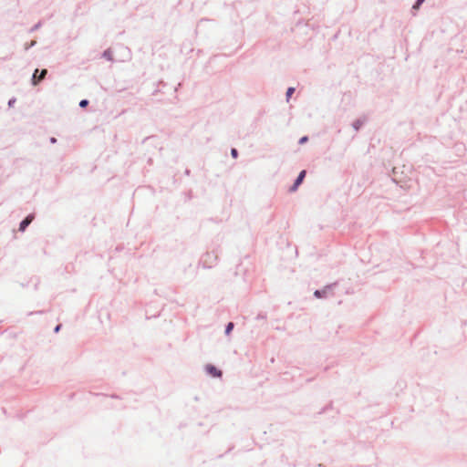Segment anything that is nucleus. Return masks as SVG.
Segmentation results:
<instances>
[{
    "label": "nucleus",
    "instance_id": "f257e3e1",
    "mask_svg": "<svg viewBox=\"0 0 467 467\" xmlns=\"http://www.w3.org/2000/svg\"><path fill=\"white\" fill-rule=\"evenodd\" d=\"M337 285V283L330 284L323 287L322 289H317L314 292V296L317 298H327L333 295V289Z\"/></svg>",
    "mask_w": 467,
    "mask_h": 467
},
{
    "label": "nucleus",
    "instance_id": "7ed1b4c3",
    "mask_svg": "<svg viewBox=\"0 0 467 467\" xmlns=\"http://www.w3.org/2000/svg\"><path fill=\"white\" fill-rule=\"evenodd\" d=\"M205 371L213 378H221L223 375V372L212 364H208L205 366Z\"/></svg>",
    "mask_w": 467,
    "mask_h": 467
},
{
    "label": "nucleus",
    "instance_id": "0eeeda50",
    "mask_svg": "<svg viewBox=\"0 0 467 467\" xmlns=\"http://www.w3.org/2000/svg\"><path fill=\"white\" fill-rule=\"evenodd\" d=\"M102 57L104 58H106L107 60H109V61H113L112 52H111V50L109 48L106 49L102 53Z\"/></svg>",
    "mask_w": 467,
    "mask_h": 467
},
{
    "label": "nucleus",
    "instance_id": "f03ea898",
    "mask_svg": "<svg viewBox=\"0 0 467 467\" xmlns=\"http://www.w3.org/2000/svg\"><path fill=\"white\" fill-rule=\"evenodd\" d=\"M38 72H39V70L36 68V69L34 71V73H33L32 79H31V82H32V85H33V86H36V85H38V83H39L40 81H42V80L46 78V76H47V69H42V70L40 71L39 76H37V73H38Z\"/></svg>",
    "mask_w": 467,
    "mask_h": 467
},
{
    "label": "nucleus",
    "instance_id": "20e7f679",
    "mask_svg": "<svg viewBox=\"0 0 467 467\" xmlns=\"http://www.w3.org/2000/svg\"><path fill=\"white\" fill-rule=\"evenodd\" d=\"M305 176H306V171H301L299 172L297 178L295 180L293 185L290 188L291 192H294L298 188V186L302 183Z\"/></svg>",
    "mask_w": 467,
    "mask_h": 467
},
{
    "label": "nucleus",
    "instance_id": "f3484780",
    "mask_svg": "<svg viewBox=\"0 0 467 467\" xmlns=\"http://www.w3.org/2000/svg\"><path fill=\"white\" fill-rule=\"evenodd\" d=\"M60 327H61V325H57V326L55 327L54 331H55L56 333H57V332L60 330Z\"/></svg>",
    "mask_w": 467,
    "mask_h": 467
},
{
    "label": "nucleus",
    "instance_id": "dca6fc26",
    "mask_svg": "<svg viewBox=\"0 0 467 467\" xmlns=\"http://www.w3.org/2000/svg\"><path fill=\"white\" fill-rule=\"evenodd\" d=\"M16 98H12V99H10L8 100V103H7V104H8V107H9V108H12V107L14 106V104L16 103Z\"/></svg>",
    "mask_w": 467,
    "mask_h": 467
},
{
    "label": "nucleus",
    "instance_id": "a211bd4d",
    "mask_svg": "<svg viewBox=\"0 0 467 467\" xmlns=\"http://www.w3.org/2000/svg\"><path fill=\"white\" fill-rule=\"evenodd\" d=\"M50 142H51V143H56V142H57V139H56V138H54V137H52V138L50 139Z\"/></svg>",
    "mask_w": 467,
    "mask_h": 467
},
{
    "label": "nucleus",
    "instance_id": "39448f33",
    "mask_svg": "<svg viewBox=\"0 0 467 467\" xmlns=\"http://www.w3.org/2000/svg\"><path fill=\"white\" fill-rule=\"evenodd\" d=\"M33 220L32 215L26 216L25 219H23L19 223V231L24 232L27 226L31 223Z\"/></svg>",
    "mask_w": 467,
    "mask_h": 467
},
{
    "label": "nucleus",
    "instance_id": "1a4fd4ad",
    "mask_svg": "<svg viewBox=\"0 0 467 467\" xmlns=\"http://www.w3.org/2000/svg\"><path fill=\"white\" fill-rule=\"evenodd\" d=\"M295 92V88L293 87H290L287 88L286 90V93H285V96H286V99L288 100V99L292 96V94Z\"/></svg>",
    "mask_w": 467,
    "mask_h": 467
},
{
    "label": "nucleus",
    "instance_id": "2eb2a0df",
    "mask_svg": "<svg viewBox=\"0 0 467 467\" xmlns=\"http://www.w3.org/2000/svg\"><path fill=\"white\" fill-rule=\"evenodd\" d=\"M41 26V22H38L37 24H36L31 29H30V32H34L36 30H37L38 28H40Z\"/></svg>",
    "mask_w": 467,
    "mask_h": 467
},
{
    "label": "nucleus",
    "instance_id": "9d476101",
    "mask_svg": "<svg viewBox=\"0 0 467 467\" xmlns=\"http://www.w3.org/2000/svg\"><path fill=\"white\" fill-rule=\"evenodd\" d=\"M36 45V40H32L30 43H27L25 45V49L26 50H28L29 48L35 47Z\"/></svg>",
    "mask_w": 467,
    "mask_h": 467
},
{
    "label": "nucleus",
    "instance_id": "423d86ee",
    "mask_svg": "<svg viewBox=\"0 0 467 467\" xmlns=\"http://www.w3.org/2000/svg\"><path fill=\"white\" fill-rule=\"evenodd\" d=\"M365 123V119H358L352 123V127L356 131H358Z\"/></svg>",
    "mask_w": 467,
    "mask_h": 467
},
{
    "label": "nucleus",
    "instance_id": "ddd939ff",
    "mask_svg": "<svg viewBox=\"0 0 467 467\" xmlns=\"http://www.w3.org/2000/svg\"><path fill=\"white\" fill-rule=\"evenodd\" d=\"M307 140H308V137H307V136H303L302 138H300V139H299L298 143H299V144H304V143H306Z\"/></svg>",
    "mask_w": 467,
    "mask_h": 467
},
{
    "label": "nucleus",
    "instance_id": "4468645a",
    "mask_svg": "<svg viewBox=\"0 0 467 467\" xmlns=\"http://www.w3.org/2000/svg\"><path fill=\"white\" fill-rule=\"evenodd\" d=\"M231 155H232V157H233V158H237V156H238V150H237L236 149L233 148V149L231 150Z\"/></svg>",
    "mask_w": 467,
    "mask_h": 467
},
{
    "label": "nucleus",
    "instance_id": "f8f14e48",
    "mask_svg": "<svg viewBox=\"0 0 467 467\" xmlns=\"http://www.w3.org/2000/svg\"><path fill=\"white\" fill-rule=\"evenodd\" d=\"M88 99H82L80 100L79 102V107L80 108H86L88 105Z\"/></svg>",
    "mask_w": 467,
    "mask_h": 467
},
{
    "label": "nucleus",
    "instance_id": "9b49d317",
    "mask_svg": "<svg viewBox=\"0 0 467 467\" xmlns=\"http://www.w3.org/2000/svg\"><path fill=\"white\" fill-rule=\"evenodd\" d=\"M425 0H416L415 4L413 5L412 8L413 9H418L421 4L424 2Z\"/></svg>",
    "mask_w": 467,
    "mask_h": 467
},
{
    "label": "nucleus",
    "instance_id": "6e6552de",
    "mask_svg": "<svg viewBox=\"0 0 467 467\" xmlns=\"http://www.w3.org/2000/svg\"><path fill=\"white\" fill-rule=\"evenodd\" d=\"M234 323L229 322L225 327V331H224L225 335H229L232 332V330L234 329Z\"/></svg>",
    "mask_w": 467,
    "mask_h": 467
}]
</instances>
